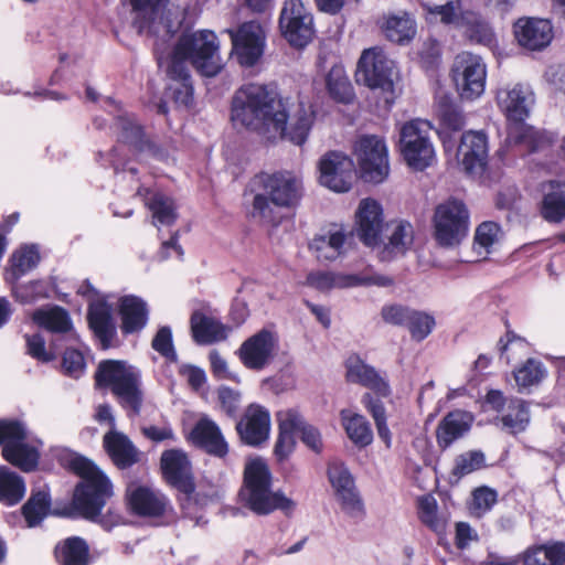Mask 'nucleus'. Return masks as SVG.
I'll return each instance as SVG.
<instances>
[{
  "instance_id": "obj_1",
  "label": "nucleus",
  "mask_w": 565,
  "mask_h": 565,
  "mask_svg": "<svg viewBox=\"0 0 565 565\" xmlns=\"http://www.w3.org/2000/svg\"><path fill=\"white\" fill-rule=\"evenodd\" d=\"M316 119L311 103L299 100L291 107L271 85L248 83L239 87L232 100V120L268 139H285L301 146Z\"/></svg>"
},
{
  "instance_id": "obj_2",
  "label": "nucleus",
  "mask_w": 565,
  "mask_h": 565,
  "mask_svg": "<svg viewBox=\"0 0 565 565\" xmlns=\"http://www.w3.org/2000/svg\"><path fill=\"white\" fill-rule=\"evenodd\" d=\"M175 32L164 35L163 31L154 36V53L159 66L171 64L175 67L189 68L191 65L198 73L206 77L216 76L223 68L220 55V42L216 34L210 30H199L183 33L171 45L169 40Z\"/></svg>"
},
{
  "instance_id": "obj_3",
  "label": "nucleus",
  "mask_w": 565,
  "mask_h": 565,
  "mask_svg": "<svg viewBox=\"0 0 565 565\" xmlns=\"http://www.w3.org/2000/svg\"><path fill=\"white\" fill-rule=\"evenodd\" d=\"M271 487L273 476L267 462L259 457L248 458L238 493L242 503L258 515H267L276 510L290 515L296 509V502L282 491H274Z\"/></svg>"
},
{
  "instance_id": "obj_4",
  "label": "nucleus",
  "mask_w": 565,
  "mask_h": 565,
  "mask_svg": "<svg viewBox=\"0 0 565 565\" xmlns=\"http://www.w3.org/2000/svg\"><path fill=\"white\" fill-rule=\"evenodd\" d=\"M71 469L83 479L75 489L73 505L82 516L95 519L99 515L106 499L111 495V484L106 476L85 457L72 458Z\"/></svg>"
},
{
  "instance_id": "obj_5",
  "label": "nucleus",
  "mask_w": 565,
  "mask_h": 565,
  "mask_svg": "<svg viewBox=\"0 0 565 565\" xmlns=\"http://www.w3.org/2000/svg\"><path fill=\"white\" fill-rule=\"evenodd\" d=\"M98 386L109 387L120 405L138 414L142 403L140 372L122 361L107 360L99 363L95 374Z\"/></svg>"
},
{
  "instance_id": "obj_6",
  "label": "nucleus",
  "mask_w": 565,
  "mask_h": 565,
  "mask_svg": "<svg viewBox=\"0 0 565 565\" xmlns=\"http://www.w3.org/2000/svg\"><path fill=\"white\" fill-rule=\"evenodd\" d=\"M356 82L362 83L372 90H379L386 104L395 98L396 66L383 49L373 46L365 49L358 62Z\"/></svg>"
},
{
  "instance_id": "obj_7",
  "label": "nucleus",
  "mask_w": 565,
  "mask_h": 565,
  "mask_svg": "<svg viewBox=\"0 0 565 565\" xmlns=\"http://www.w3.org/2000/svg\"><path fill=\"white\" fill-rule=\"evenodd\" d=\"M433 126L427 120L415 119L404 124L399 134L401 153L412 169L422 171L436 159L430 139Z\"/></svg>"
},
{
  "instance_id": "obj_8",
  "label": "nucleus",
  "mask_w": 565,
  "mask_h": 565,
  "mask_svg": "<svg viewBox=\"0 0 565 565\" xmlns=\"http://www.w3.org/2000/svg\"><path fill=\"white\" fill-rule=\"evenodd\" d=\"M434 237L441 247H455L469 232V211L460 200L449 199L435 209Z\"/></svg>"
},
{
  "instance_id": "obj_9",
  "label": "nucleus",
  "mask_w": 565,
  "mask_h": 565,
  "mask_svg": "<svg viewBox=\"0 0 565 565\" xmlns=\"http://www.w3.org/2000/svg\"><path fill=\"white\" fill-rule=\"evenodd\" d=\"M26 429L18 420H0V445L2 457L11 465L29 472L39 462L36 448L26 441Z\"/></svg>"
},
{
  "instance_id": "obj_10",
  "label": "nucleus",
  "mask_w": 565,
  "mask_h": 565,
  "mask_svg": "<svg viewBox=\"0 0 565 565\" xmlns=\"http://www.w3.org/2000/svg\"><path fill=\"white\" fill-rule=\"evenodd\" d=\"M451 77L459 96L475 100L484 93L487 65L481 56L461 52L454 60Z\"/></svg>"
},
{
  "instance_id": "obj_11",
  "label": "nucleus",
  "mask_w": 565,
  "mask_h": 565,
  "mask_svg": "<svg viewBox=\"0 0 565 565\" xmlns=\"http://www.w3.org/2000/svg\"><path fill=\"white\" fill-rule=\"evenodd\" d=\"M354 156L366 182L382 183L388 177V150L379 136L366 135L359 138L354 146Z\"/></svg>"
},
{
  "instance_id": "obj_12",
  "label": "nucleus",
  "mask_w": 565,
  "mask_h": 565,
  "mask_svg": "<svg viewBox=\"0 0 565 565\" xmlns=\"http://www.w3.org/2000/svg\"><path fill=\"white\" fill-rule=\"evenodd\" d=\"M232 42V56L244 67L254 66L263 56L267 33L260 22L252 20L225 31Z\"/></svg>"
},
{
  "instance_id": "obj_13",
  "label": "nucleus",
  "mask_w": 565,
  "mask_h": 565,
  "mask_svg": "<svg viewBox=\"0 0 565 565\" xmlns=\"http://www.w3.org/2000/svg\"><path fill=\"white\" fill-rule=\"evenodd\" d=\"M284 38L296 47L306 46L313 38V17L302 0H285L279 14Z\"/></svg>"
},
{
  "instance_id": "obj_14",
  "label": "nucleus",
  "mask_w": 565,
  "mask_h": 565,
  "mask_svg": "<svg viewBox=\"0 0 565 565\" xmlns=\"http://www.w3.org/2000/svg\"><path fill=\"white\" fill-rule=\"evenodd\" d=\"M278 350V334L273 330L262 329L241 344L237 355L246 369L262 371L274 361Z\"/></svg>"
},
{
  "instance_id": "obj_15",
  "label": "nucleus",
  "mask_w": 565,
  "mask_h": 565,
  "mask_svg": "<svg viewBox=\"0 0 565 565\" xmlns=\"http://www.w3.org/2000/svg\"><path fill=\"white\" fill-rule=\"evenodd\" d=\"M384 225L382 204L372 198L362 199L355 211V232L359 239L369 247H380Z\"/></svg>"
},
{
  "instance_id": "obj_16",
  "label": "nucleus",
  "mask_w": 565,
  "mask_h": 565,
  "mask_svg": "<svg viewBox=\"0 0 565 565\" xmlns=\"http://www.w3.org/2000/svg\"><path fill=\"white\" fill-rule=\"evenodd\" d=\"M320 183L339 193L348 192L354 179V163L337 151L326 153L319 163Z\"/></svg>"
},
{
  "instance_id": "obj_17",
  "label": "nucleus",
  "mask_w": 565,
  "mask_h": 565,
  "mask_svg": "<svg viewBox=\"0 0 565 565\" xmlns=\"http://www.w3.org/2000/svg\"><path fill=\"white\" fill-rule=\"evenodd\" d=\"M264 189L276 207H296L303 193L302 180L289 171H280L267 175L264 180Z\"/></svg>"
},
{
  "instance_id": "obj_18",
  "label": "nucleus",
  "mask_w": 565,
  "mask_h": 565,
  "mask_svg": "<svg viewBox=\"0 0 565 565\" xmlns=\"http://www.w3.org/2000/svg\"><path fill=\"white\" fill-rule=\"evenodd\" d=\"M308 282L319 290L333 288H352L358 286L387 287L393 285L391 277L380 274H340L331 271H317L308 276Z\"/></svg>"
},
{
  "instance_id": "obj_19",
  "label": "nucleus",
  "mask_w": 565,
  "mask_h": 565,
  "mask_svg": "<svg viewBox=\"0 0 565 565\" xmlns=\"http://www.w3.org/2000/svg\"><path fill=\"white\" fill-rule=\"evenodd\" d=\"M328 477L342 509L351 516L363 514V502L349 469L342 462H332L328 468Z\"/></svg>"
},
{
  "instance_id": "obj_20",
  "label": "nucleus",
  "mask_w": 565,
  "mask_h": 565,
  "mask_svg": "<svg viewBox=\"0 0 565 565\" xmlns=\"http://www.w3.org/2000/svg\"><path fill=\"white\" fill-rule=\"evenodd\" d=\"M488 138L482 131H467L457 149V160L469 174L483 171L488 161Z\"/></svg>"
},
{
  "instance_id": "obj_21",
  "label": "nucleus",
  "mask_w": 565,
  "mask_h": 565,
  "mask_svg": "<svg viewBox=\"0 0 565 565\" xmlns=\"http://www.w3.org/2000/svg\"><path fill=\"white\" fill-rule=\"evenodd\" d=\"M242 440L249 446H258L266 441L270 431L269 412L257 404H250L236 425Z\"/></svg>"
},
{
  "instance_id": "obj_22",
  "label": "nucleus",
  "mask_w": 565,
  "mask_h": 565,
  "mask_svg": "<svg viewBox=\"0 0 565 565\" xmlns=\"http://www.w3.org/2000/svg\"><path fill=\"white\" fill-rule=\"evenodd\" d=\"M518 43L530 51L546 47L553 39V28L548 20L521 18L513 26Z\"/></svg>"
},
{
  "instance_id": "obj_23",
  "label": "nucleus",
  "mask_w": 565,
  "mask_h": 565,
  "mask_svg": "<svg viewBox=\"0 0 565 565\" xmlns=\"http://www.w3.org/2000/svg\"><path fill=\"white\" fill-rule=\"evenodd\" d=\"M533 93L529 86L515 84L512 87L499 89L497 103L508 120L522 122L530 114L533 104Z\"/></svg>"
},
{
  "instance_id": "obj_24",
  "label": "nucleus",
  "mask_w": 565,
  "mask_h": 565,
  "mask_svg": "<svg viewBox=\"0 0 565 565\" xmlns=\"http://www.w3.org/2000/svg\"><path fill=\"white\" fill-rule=\"evenodd\" d=\"M190 438L210 455L223 458L228 452V445L218 425L209 417H202L193 427Z\"/></svg>"
},
{
  "instance_id": "obj_25",
  "label": "nucleus",
  "mask_w": 565,
  "mask_h": 565,
  "mask_svg": "<svg viewBox=\"0 0 565 565\" xmlns=\"http://www.w3.org/2000/svg\"><path fill=\"white\" fill-rule=\"evenodd\" d=\"M168 0H130L134 11L147 20L148 31L159 36L161 31L169 35L173 31V23L169 20L164 7ZM146 28V25H141Z\"/></svg>"
},
{
  "instance_id": "obj_26",
  "label": "nucleus",
  "mask_w": 565,
  "mask_h": 565,
  "mask_svg": "<svg viewBox=\"0 0 565 565\" xmlns=\"http://www.w3.org/2000/svg\"><path fill=\"white\" fill-rule=\"evenodd\" d=\"M103 443L107 454L118 468L126 469L139 461V450L125 434L111 429L105 434Z\"/></svg>"
},
{
  "instance_id": "obj_27",
  "label": "nucleus",
  "mask_w": 565,
  "mask_h": 565,
  "mask_svg": "<svg viewBox=\"0 0 565 565\" xmlns=\"http://www.w3.org/2000/svg\"><path fill=\"white\" fill-rule=\"evenodd\" d=\"M473 417L465 411L448 413L438 424L436 430L437 444L440 448H448L454 441L463 437L471 428Z\"/></svg>"
},
{
  "instance_id": "obj_28",
  "label": "nucleus",
  "mask_w": 565,
  "mask_h": 565,
  "mask_svg": "<svg viewBox=\"0 0 565 565\" xmlns=\"http://www.w3.org/2000/svg\"><path fill=\"white\" fill-rule=\"evenodd\" d=\"M387 242L382 243L380 256L383 260H391L397 256L404 255L412 246L414 239V230L411 223L406 221H393L387 225Z\"/></svg>"
},
{
  "instance_id": "obj_29",
  "label": "nucleus",
  "mask_w": 565,
  "mask_h": 565,
  "mask_svg": "<svg viewBox=\"0 0 565 565\" xmlns=\"http://www.w3.org/2000/svg\"><path fill=\"white\" fill-rule=\"evenodd\" d=\"M161 469L172 486L186 490L191 479V463L186 454L180 449H170L161 456Z\"/></svg>"
},
{
  "instance_id": "obj_30",
  "label": "nucleus",
  "mask_w": 565,
  "mask_h": 565,
  "mask_svg": "<svg viewBox=\"0 0 565 565\" xmlns=\"http://www.w3.org/2000/svg\"><path fill=\"white\" fill-rule=\"evenodd\" d=\"M162 67L169 77L166 95L179 107L189 108L193 104V85L189 68L175 67L164 64Z\"/></svg>"
},
{
  "instance_id": "obj_31",
  "label": "nucleus",
  "mask_w": 565,
  "mask_h": 565,
  "mask_svg": "<svg viewBox=\"0 0 565 565\" xmlns=\"http://www.w3.org/2000/svg\"><path fill=\"white\" fill-rule=\"evenodd\" d=\"M128 499L131 509L139 515L159 516L168 509L167 498L161 492L147 487L129 490Z\"/></svg>"
},
{
  "instance_id": "obj_32",
  "label": "nucleus",
  "mask_w": 565,
  "mask_h": 565,
  "mask_svg": "<svg viewBox=\"0 0 565 565\" xmlns=\"http://www.w3.org/2000/svg\"><path fill=\"white\" fill-rule=\"evenodd\" d=\"M147 303L139 297L125 296L119 300L121 331L125 334L139 332L148 322Z\"/></svg>"
},
{
  "instance_id": "obj_33",
  "label": "nucleus",
  "mask_w": 565,
  "mask_h": 565,
  "mask_svg": "<svg viewBox=\"0 0 565 565\" xmlns=\"http://www.w3.org/2000/svg\"><path fill=\"white\" fill-rule=\"evenodd\" d=\"M89 327L100 341L103 349L111 345L116 335V327L111 317V309L105 302L92 303L88 310Z\"/></svg>"
},
{
  "instance_id": "obj_34",
  "label": "nucleus",
  "mask_w": 565,
  "mask_h": 565,
  "mask_svg": "<svg viewBox=\"0 0 565 565\" xmlns=\"http://www.w3.org/2000/svg\"><path fill=\"white\" fill-rule=\"evenodd\" d=\"M381 26L388 41L401 45L408 44L417 32L415 19L406 12L385 17Z\"/></svg>"
},
{
  "instance_id": "obj_35",
  "label": "nucleus",
  "mask_w": 565,
  "mask_h": 565,
  "mask_svg": "<svg viewBox=\"0 0 565 565\" xmlns=\"http://www.w3.org/2000/svg\"><path fill=\"white\" fill-rule=\"evenodd\" d=\"M191 331L196 343L209 344L225 340L230 329L214 318L195 312L191 317Z\"/></svg>"
},
{
  "instance_id": "obj_36",
  "label": "nucleus",
  "mask_w": 565,
  "mask_h": 565,
  "mask_svg": "<svg viewBox=\"0 0 565 565\" xmlns=\"http://www.w3.org/2000/svg\"><path fill=\"white\" fill-rule=\"evenodd\" d=\"M345 234L340 231H329L324 234L316 235L309 247L319 260H334L343 252Z\"/></svg>"
},
{
  "instance_id": "obj_37",
  "label": "nucleus",
  "mask_w": 565,
  "mask_h": 565,
  "mask_svg": "<svg viewBox=\"0 0 565 565\" xmlns=\"http://www.w3.org/2000/svg\"><path fill=\"white\" fill-rule=\"evenodd\" d=\"M543 191L542 216L548 222H561L565 218V183L551 182Z\"/></svg>"
},
{
  "instance_id": "obj_38",
  "label": "nucleus",
  "mask_w": 565,
  "mask_h": 565,
  "mask_svg": "<svg viewBox=\"0 0 565 565\" xmlns=\"http://www.w3.org/2000/svg\"><path fill=\"white\" fill-rule=\"evenodd\" d=\"M55 557L60 565H88V546L81 537H68L56 545Z\"/></svg>"
},
{
  "instance_id": "obj_39",
  "label": "nucleus",
  "mask_w": 565,
  "mask_h": 565,
  "mask_svg": "<svg viewBox=\"0 0 565 565\" xmlns=\"http://www.w3.org/2000/svg\"><path fill=\"white\" fill-rule=\"evenodd\" d=\"M423 8L426 12L425 18L430 23L440 22L460 28L463 22L465 11L461 10L459 0L448 1L445 4L423 3Z\"/></svg>"
},
{
  "instance_id": "obj_40",
  "label": "nucleus",
  "mask_w": 565,
  "mask_h": 565,
  "mask_svg": "<svg viewBox=\"0 0 565 565\" xmlns=\"http://www.w3.org/2000/svg\"><path fill=\"white\" fill-rule=\"evenodd\" d=\"M25 483L21 476L0 466V502L6 505H15L25 494Z\"/></svg>"
},
{
  "instance_id": "obj_41",
  "label": "nucleus",
  "mask_w": 565,
  "mask_h": 565,
  "mask_svg": "<svg viewBox=\"0 0 565 565\" xmlns=\"http://www.w3.org/2000/svg\"><path fill=\"white\" fill-rule=\"evenodd\" d=\"M341 419L348 437L358 446L365 447L373 440V431L364 416L343 409Z\"/></svg>"
},
{
  "instance_id": "obj_42",
  "label": "nucleus",
  "mask_w": 565,
  "mask_h": 565,
  "mask_svg": "<svg viewBox=\"0 0 565 565\" xmlns=\"http://www.w3.org/2000/svg\"><path fill=\"white\" fill-rule=\"evenodd\" d=\"M326 85L330 96L343 104H349L354 97L352 84L340 64H334L326 77Z\"/></svg>"
},
{
  "instance_id": "obj_43",
  "label": "nucleus",
  "mask_w": 565,
  "mask_h": 565,
  "mask_svg": "<svg viewBox=\"0 0 565 565\" xmlns=\"http://www.w3.org/2000/svg\"><path fill=\"white\" fill-rule=\"evenodd\" d=\"M459 29H463L465 35L472 42L490 45L494 40V33L489 23L473 11H465L463 22Z\"/></svg>"
},
{
  "instance_id": "obj_44",
  "label": "nucleus",
  "mask_w": 565,
  "mask_h": 565,
  "mask_svg": "<svg viewBox=\"0 0 565 565\" xmlns=\"http://www.w3.org/2000/svg\"><path fill=\"white\" fill-rule=\"evenodd\" d=\"M40 262L39 249L35 245H26L18 249L11 258V269L8 276L10 282H15L21 276L35 268Z\"/></svg>"
},
{
  "instance_id": "obj_45",
  "label": "nucleus",
  "mask_w": 565,
  "mask_h": 565,
  "mask_svg": "<svg viewBox=\"0 0 565 565\" xmlns=\"http://www.w3.org/2000/svg\"><path fill=\"white\" fill-rule=\"evenodd\" d=\"M503 429L510 434L523 431L530 423V414L522 399H511L505 413L500 417Z\"/></svg>"
},
{
  "instance_id": "obj_46",
  "label": "nucleus",
  "mask_w": 565,
  "mask_h": 565,
  "mask_svg": "<svg viewBox=\"0 0 565 565\" xmlns=\"http://www.w3.org/2000/svg\"><path fill=\"white\" fill-rule=\"evenodd\" d=\"M146 205L152 213L154 225H171L177 220L174 201L162 193H154L147 199Z\"/></svg>"
},
{
  "instance_id": "obj_47",
  "label": "nucleus",
  "mask_w": 565,
  "mask_h": 565,
  "mask_svg": "<svg viewBox=\"0 0 565 565\" xmlns=\"http://www.w3.org/2000/svg\"><path fill=\"white\" fill-rule=\"evenodd\" d=\"M33 320L40 327L56 333H64L71 329L67 312L58 307L50 310H36L33 313Z\"/></svg>"
},
{
  "instance_id": "obj_48",
  "label": "nucleus",
  "mask_w": 565,
  "mask_h": 565,
  "mask_svg": "<svg viewBox=\"0 0 565 565\" xmlns=\"http://www.w3.org/2000/svg\"><path fill=\"white\" fill-rule=\"evenodd\" d=\"M514 380L520 391L537 385L545 376L543 364L534 359H529L521 367L514 371Z\"/></svg>"
},
{
  "instance_id": "obj_49",
  "label": "nucleus",
  "mask_w": 565,
  "mask_h": 565,
  "mask_svg": "<svg viewBox=\"0 0 565 565\" xmlns=\"http://www.w3.org/2000/svg\"><path fill=\"white\" fill-rule=\"evenodd\" d=\"M501 236L500 226L491 221L481 223L475 234L473 248L478 254H489L491 247L498 243Z\"/></svg>"
},
{
  "instance_id": "obj_50",
  "label": "nucleus",
  "mask_w": 565,
  "mask_h": 565,
  "mask_svg": "<svg viewBox=\"0 0 565 565\" xmlns=\"http://www.w3.org/2000/svg\"><path fill=\"white\" fill-rule=\"evenodd\" d=\"M50 499L47 493L39 491L31 495L23 505L22 512L30 527L35 526L47 514Z\"/></svg>"
},
{
  "instance_id": "obj_51",
  "label": "nucleus",
  "mask_w": 565,
  "mask_h": 565,
  "mask_svg": "<svg viewBox=\"0 0 565 565\" xmlns=\"http://www.w3.org/2000/svg\"><path fill=\"white\" fill-rule=\"evenodd\" d=\"M420 521L435 532H441L445 529L447 516L438 515L437 502L434 497L425 495L418 501Z\"/></svg>"
},
{
  "instance_id": "obj_52",
  "label": "nucleus",
  "mask_w": 565,
  "mask_h": 565,
  "mask_svg": "<svg viewBox=\"0 0 565 565\" xmlns=\"http://www.w3.org/2000/svg\"><path fill=\"white\" fill-rule=\"evenodd\" d=\"M365 408L371 413L380 438L387 447L391 445V431L386 423L385 407L382 402L374 399L370 394H365L362 398Z\"/></svg>"
},
{
  "instance_id": "obj_53",
  "label": "nucleus",
  "mask_w": 565,
  "mask_h": 565,
  "mask_svg": "<svg viewBox=\"0 0 565 565\" xmlns=\"http://www.w3.org/2000/svg\"><path fill=\"white\" fill-rule=\"evenodd\" d=\"M435 319L427 312L413 310L409 315L406 328L411 337L415 341H423L426 339L435 328Z\"/></svg>"
},
{
  "instance_id": "obj_54",
  "label": "nucleus",
  "mask_w": 565,
  "mask_h": 565,
  "mask_svg": "<svg viewBox=\"0 0 565 565\" xmlns=\"http://www.w3.org/2000/svg\"><path fill=\"white\" fill-rule=\"evenodd\" d=\"M484 466V455L481 451L472 450L459 455L455 460L452 475L461 478Z\"/></svg>"
},
{
  "instance_id": "obj_55",
  "label": "nucleus",
  "mask_w": 565,
  "mask_h": 565,
  "mask_svg": "<svg viewBox=\"0 0 565 565\" xmlns=\"http://www.w3.org/2000/svg\"><path fill=\"white\" fill-rule=\"evenodd\" d=\"M500 343H502L500 349L501 356L504 358L508 363L526 355L529 352V343L512 331H508L505 341L501 339Z\"/></svg>"
},
{
  "instance_id": "obj_56",
  "label": "nucleus",
  "mask_w": 565,
  "mask_h": 565,
  "mask_svg": "<svg viewBox=\"0 0 565 565\" xmlns=\"http://www.w3.org/2000/svg\"><path fill=\"white\" fill-rule=\"evenodd\" d=\"M12 291L14 297L23 303L33 302L47 296L46 287L41 280L30 281L24 285H14Z\"/></svg>"
},
{
  "instance_id": "obj_57",
  "label": "nucleus",
  "mask_w": 565,
  "mask_h": 565,
  "mask_svg": "<svg viewBox=\"0 0 565 565\" xmlns=\"http://www.w3.org/2000/svg\"><path fill=\"white\" fill-rule=\"evenodd\" d=\"M274 204L270 198L265 194H256L253 200L252 215L260 221L270 224H278L279 217L276 215Z\"/></svg>"
},
{
  "instance_id": "obj_58",
  "label": "nucleus",
  "mask_w": 565,
  "mask_h": 565,
  "mask_svg": "<svg viewBox=\"0 0 565 565\" xmlns=\"http://www.w3.org/2000/svg\"><path fill=\"white\" fill-rule=\"evenodd\" d=\"M277 419L279 430L290 433L295 436L296 433H300L307 425L303 417L296 409H282L277 413Z\"/></svg>"
},
{
  "instance_id": "obj_59",
  "label": "nucleus",
  "mask_w": 565,
  "mask_h": 565,
  "mask_svg": "<svg viewBox=\"0 0 565 565\" xmlns=\"http://www.w3.org/2000/svg\"><path fill=\"white\" fill-rule=\"evenodd\" d=\"M375 370L364 364L359 359H351L347 364V379L353 383H360L364 386L369 384L374 376Z\"/></svg>"
},
{
  "instance_id": "obj_60",
  "label": "nucleus",
  "mask_w": 565,
  "mask_h": 565,
  "mask_svg": "<svg viewBox=\"0 0 565 565\" xmlns=\"http://www.w3.org/2000/svg\"><path fill=\"white\" fill-rule=\"evenodd\" d=\"M152 348L162 356L175 361L177 353L172 343V332L169 327H162L158 330L152 340Z\"/></svg>"
},
{
  "instance_id": "obj_61",
  "label": "nucleus",
  "mask_w": 565,
  "mask_h": 565,
  "mask_svg": "<svg viewBox=\"0 0 565 565\" xmlns=\"http://www.w3.org/2000/svg\"><path fill=\"white\" fill-rule=\"evenodd\" d=\"M118 126L121 129L120 139L129 145L137 148L141 147L142 142V129L131 118L120 117L118 118Z\"/></svg>"
},
{
  "instance_id": "obj_62",
  "label": "nucleus",
  "mask_w": 565,
  "mask_h": 565,
  "mask_svg": "<svg viewBox=\"0 0 565 565\" xmlns=\"http://www.w3.org/2000/svg\"><path fill=\"white\" fill-rule=\"evenodd\" d=\"M62 366L64 372L72 377H79L85 370V361L78 350H66L63 354Z\"/></svg>"
},
{
  "instance_id": "obj_63",
  "label": "nucleus",
  "mask_w": 565,
  "mask_h": 565,
  "mask_svg": "<svg viewBox=\"0 0 565 565\" xmlns=\"http://www.w3.org/2000/svg\"><path fill=\"white\" fill-rule=\"evenodd\" d=\"M472 495V510L479 516L497 502V492L487 487L475 490Z\"/></svg>"
},
{
  "instance_id": "obj_64",
  "label": "nucleus",
  "mask_w": 565,
  "mask_h": 565,
  "mask_svg": "<svg viewBox=\"0 0 565 565\" xmlns=\"http://www.w3.org/2000/svg\"><path fill=\"white\" fill-rule=\"evenodd\" d=\"M412 309L402 305H386L381 310L382 319L393 326L406 327Z\"/></svg>"
}]
</instances>
